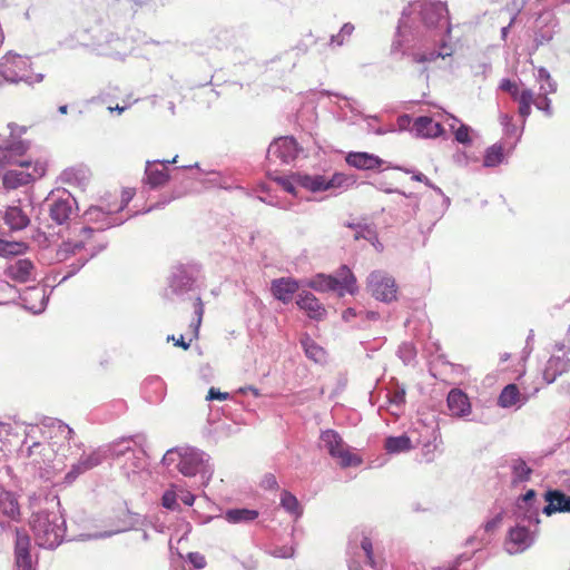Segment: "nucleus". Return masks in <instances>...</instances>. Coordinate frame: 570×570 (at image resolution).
I'll return each instance as SVG.
<instances>
[{
  "mask_svg": "<svg viewBox=\"0 0 570 570\" xmlns=\"http://www.w3.org/2000/svg\"><path fill=\"white\" fill-rule=\"evenodd\" d=\"M499 88L502 91H505V92L510 94L513 99L515 97H518L520 95V92H521L519 90L518 85L514 81H511L508 78L501 80Z\"/></svg>",
  "mask_w": 570,
  "mask_h": 570,
  "instance_id": "nucleus-60",
  "label": "nucleus"
},
{
  "mask_svg": "<svg viewBox=\"0 0 570 570\" xmlns=\"http://www.w3.org/2000/svg\"><path fill=\"white\" fill-rule=\"evenodd\" d=\"M0 511L11 519L19 514L18 502L10 492H0Z\"/></svg>",
  "mask_w": 570,
  "mask_h": 570,
  "instance_id": "nucleus-46",
  "label": "nucleus"
},
{
  "mask_svg": "<svg viewBox=\"0 0 570 570\" xmlns=\"http://www.w3.org/2000/svg\"><path fill=\"white\" fill-rule=\"evenodd\" d=\"M117 210H115L114 205L108 204L106 206H90L85 212V220L88 224H94L96 226H85L81 228L79 234V239L77 240H68L62 243L59 248L56 250V259L65 261L68 258L70 253H76L85 248L87 252L86 256H81L78 259L77 266L63 276L62 279L68 278L77 271H79L85 264L92 257H95L98 253L104 250L107 247V242H100L97 246H90V239L94 237L96 233L104 232L110 227L119 226L125 223L126 219H121L117 217Z\"/></svg>",
  "mask_w": 570,
  "mask_h": 570,
  "instance_id": "nucleus-2",
  "label": "nucleus"
},
{
  "mask_svg": "<svg viewBox=\"0 0 570 570\" xmlns=\"http://www.w3.org/2000/svg\"><path fill=\"white\" fill-rule=\"evenodd\" d=\"M97 51L99 55L109 56L114 58H122L127 55V47L125 41L114 35L107 37L105 43L97 45Z\"/></svg>",
  "mask_w": 570,
  "mask_h": 570,
  "instance_id": "nucleus-31",
  "label": "nucleus"
},
{
  "mask_svg": "<svg viewBox=\"0 0 570 570\" xmlns=\"http://www.w3.org/2000/svg\"><path fill=\"white\" fill-rule=\"evenodd\" d=\"M298 288V282L292 277L276 278L271 283V292L273 296L284 304H288L293 299V296Z\"/></svg>",
  "mask_w": 570,
  "mask_h": 570,
  "instance_id": "nucleus-20",
  "label": "nucleus"
},
{
  "mask_svg": "<svg viewBox=\"0 0 570 570\" xmlns=\"http://www.w3.org/2000/svg\"><path fill=\"white\" fill-rule=\"evenodd\" d=\"M301 345L305 352L306 357L314 361L315 363H322L325 361V351L307 334L301 338Z\"/></svg>",
  "mask_w": 570,
  "mask_h": 570,
  "instance_id": "nucleus-39",
  "label": "nucleus"
},
{
  "mask_svg": "<svg viewBox=\"0 0 570 570\" xmlns=\"http://www.w3.org/2000/svg\"><path fill=\"white\" fill-rule=\"evenodd\" d=\"M298 176H308V175L307 174L297 173V174L292 175L289 178H278L277 181L284 188V190H286L287 193H289V194H292L294 196H297L296 188L297 187H302L303 188V186L297 180Z\"/></svg>",
  "mask_w": 570,
  "mask_h": 570,
  "instance_id": "nucleus-53",
  "label": "nucleus"
},
{
  "mask_svg": "<svg viewBox=\"0 0 570 570\" xmlns=\"http://www.w3.org/2000/svg\"><path fill=\"white\" fill-rule=\"evenodd\" d=\"M199 274V268L195 264H179L173 267L170 277H169V288L170 291L177 295L183 296L185 294L191 293L190 298L196 299L200 295L196 293L195 283Z\"/></svg>",
  "mask_w": 570,
  "mask_h": 570,
  "instance_id": "nucleus-10",
  "label": "nucleus"
},
{
  "mask_svg": "<svg viewBox=\"0 0 570 570\" xmlns=\"http://www.w3.org/2000/svg\"><path fill=\"white\" fill-rule=\"evenodd\" d=\"M347 554L351 558L350 570H358L363 567L368 570H382L380 560L374 556L371 539L362 531L351 533Z\"/></svg>",
  "mask_w": 570,
  "mask_h": 570,
  "instance_id": "nucleus-7",
  "label": "nucleus"
},
{
  "mask_svg": "<svg viewBox=\"0 0 570 570\" xmlns=\"http://www.w3.org/2000/svg\"><path fill=\"white\" fill-rule=\"evenodd\" d=\"M4 220L11 229H22L29 223L28 217L18 207H9L6 210Z\"/></svg>",
  "mask_w": 570,
  "mask_h": 570,
  "instance_id": "nucleus-44",
  "label": "nucleus"
},
{
  "mask_svg": "<svg viewBox=\"0 0 570 570\" xmlns=\"http://www.w3.org/2000/svg\"><path fill=\"white\" fill-rule=\"evenodd\" d=\"M308 286L317 292L337 291L341 296L345 292L354 294L357 289L356 278L346 266L341 267L338 277L318 274Z\"/></svg>",
  "mask_w": 570,
  "mask_h": 570,
  "instance_id": "nucleus-9",
  "label": "nucleus"
},
{
  "mask_svg": "<svg viewBox=\"0 0 570 570\" xmlns=\"http://www.w3.org/2000/svg\"><path fill=\"white\" fill-rule=\"evenodd\" d=\"M187 559L196 569H203L206 566L205 557L199 552H189Z\"/></svg>",
  "mask_w": 570,
  "mask_h": 570,
  "instance_id": "nucleus-62",
  "label": "nucleus"
},
{
  "mask_svg": "<svg viewBox=\"0 0 570 570\" xmlns=\"http://www.w3.org/2000/svg\"><path fill=\"white\" fill-rule=\"evenodd\" d=\"M450 127L453 131L455 140L459 144H462V145H471L472 144L471 132L473 130L470 126H468L465 124H460V126L458 128H455L454 125H451Z\"/></svg>",
  "mask_w": 570,
  "mask_h": 570,
  "instance_id": "nucleus-51",
  "label": "nucleus"
},
{
  "mask_svg": "<svg viewBox=\"0 0 570 570\" xmlns=\"http://www.w3.org/2000/svg\"><path fill=\"white\" fill-rule=\"evenodd\" d=\"M535 530L531 525L517 523L508 532L504 550L511 556L524 552L534 543Z\"/></svg>",
  "mask_w": 570,
  "mask_h": 570,
  "instance_id": "nucleus-14",
  "label": "nucleus"
},
{
  "mask_svg": "<svg viewBox=\"0 0 570 570\" xmlns=\"http://www.w3.org/2000/svg\"><path fill=\"white\" fill-rule=\"evenodd\" d=\"M91 178V171L86 165H76L69 168H66L60 174V180L63 184L72 185L81 189L86 190Z\"/></svg>",
  "mask_w": 570,
  "mask_h": 570,
  "instance_id": "nucleus-19",
  "label": "nucleus"
},
{
  "mask_svg": "<svg viewBox=\"0 0 570 570\" xmlns=\"http://www.w3.org/2000/svg\"><path fill=\"white\" fill-rule=\"evenodd\" d=\"M537 493L534 490H528L524 494L520 495L518 499H517V502H520V504L522 505H527V504H530V505H540L538 502H537Z\"/></svg>",
  "mask_w": 570,
  "mask_h": 570,
  "instance_id": "nucleus-61",
  "label": "nucleus"
},
{
  "mask_svg": "<svg viewBox=\"0 0 570 570\" xmlns=\"http://www.w3.org/2000/svg\"><path fill=\"white\" fill-rule=\"evenodd\" d=\"M193 307H194L195 318L193 320V322L190 324V327L193 330V336L189 338V341L186 342L183 335H180L179 338H175L174 335H169L167 337V341H173L176 346H180L184 350H188L189 346H190V342L194 338L198 337L199 327H200V324H202V321H203V315H204V304H203L202 298H199L197 296L196 299H195V303L193 304Z\"/></svg>",
  "mask_w": 570,
  "mask_h": 570,
  "instance_id": "nucleus-23",
  "label": "nucleus"
},
{
  "mask_svg": "<svg viewBox=\"0 0 570 570\" xmlns=\"http://www.w3.org/2000/svg\"><path fill=\"white\" fill-rule=\"evenodd\" d=\"M451 31L446 4L436 0H416L402 11L393 47L411 40L438 41Z\"/></svg>",
  "mask_w": 570,
  "mask_h": 570,
  "instance_id": "nucleus-1",
  "label": "nucleus"
},
{
  "mask_svg": "<svg viewBox=\"0 0 570 570\" xmlns=\"http://www.w3.org/2000/svg\"><path fill=\"white\" fill-rule=\"evenodd\" d=\"M397 355L404 364H409L415 357V350L411 343H403L399 346Z\"/></svg>",
  "mask_w": 570,
  "mask_h": 570,
  "instance_id": "nucleus-57",
  "label": "nucleus"
},
{
  "mask_svg": "<svg viewBox=\"0 0 570 570\" xmlns=\"http://www.w3.org/2000/svg\"><path fill=\"white\" fill-rule=\"evenodd\" d=\"M33 271V264L29 259H19L8 267V275L20 283L29 279Z\"/></svg>",
  "mask_w": 570,
  "mask_h": 570,
  "instance_id": "nucleus-36",
  "label": "nucleus"
},
{
  "mask_svg": "<svg viewBox=\"0 0 570 570\" xmlns=\"http://www.w3.org/2000/svg\"><path fill=\"white\" fill-rule=\"evenodd\" d=\"M548 95L549 94L539 92L537 97H534V106L543 111L546 116L551 117L553 115V108Z\"/></svg>",
  "mask_w": 570,
  "mask_h": 570,
  "instance_id": "nucleus-54",
  "label": "nucleus"
},
{
  "mask_svg": "<svg viewBox=\"0 0 570 570\" xmlns=\"http://www.w3.org/2000/svg\"><path fill=\"white\" fill-rule=\"evenodd\" d=\"M446 403L452 416L465 417L471 413V403L469 397L459 389H452L449 392Z\"/></svg>",
  "mask_w": 570,
  "mask_h": 570,
  "instance_id": "nucleus-22",
  "label": "nucleus"
},
{
  "mask_svg": "<svg viewBox=\"0 0 570 570\" xmlns=\"http://www.w3.org/2000/svg\"><path fill=\"white\" fill-rule=\"evenodd\" d=\"M537 81L540 82V91L543 94H554L557 91V82L552 79L550 72L540 67L537 72Z\"/></svg>",
  "mask_w": 570,
  "mask_h": 570,
  "instance_id": "nucleus-47",
  "label": "nucleus"
},
{
  "mask_svg": "<svg viewBox=\"0 0 570 570\" xmlns=\"http://www.w3.org/2000/svg\"><path fill=\"white\" fill-rule=\"evenodd\" d=\"M142 393L149 403H159L166 393L165 382L159 376H149L144 381Z\"/></svg>",
  "mask_w": 570,
  "mask_h": 570,
  "instance_id": "nucleus-29",
  "label": "nucleus"
},
{
  "mask_svg": "<svg viewBox=\"0 0 570 570\" xmlns=\"http://www.w3.org/2000/svg\"><path fill=\"white\" fill-rule=\"evenodd\" d=\"M410 131L417 138H434L443 132V128L431 117L420 116L414 119Z\"/></svg>",
  "mask_w": 570,
  "mask_h": 570,
  "instance_id": "nucleus-21",
  "label": "nucleus"
},
{
  "mask_svg": "<svg viewBox=\"0 0 570 570\" xmlns=\"http://www.w3.org/2000/svg\"><path fill=\"white\" fill-rule=\"evenodd\" d=\"M509 468L512 475L511 482L514 485L529 481L533 472L532 468L520 456L510 458Z\"/></svg>",
  "mask_w": 570,
  "mask_h": 570,
  "instance_id": "nucleus-32",
  "label": "nucleus"
},
{
  "mask_svg": "<svg viewBox=\"0 0 570 570\" xmlns=\"http://www.w3.org/2000/svg\"><path fill=\"white\" fill-rule=\"evenodd\" d=\"M24 250L26 245L23 243L0 239V256L7 257L12 255H20Z\"/></svg>",
  "mask_w": 570,
  "mask_h": 570,
  "instance_id": "nucleus-49",
  "label": "nucleus"
},
{
  "mask_svg": "<svg viewBox=\"0 0 570 570\" xmlns=\"http://www.w3.org/2000/svg\"><path fill=\"white\" fill-rule=\"evenodd\" d=\"M132 197H134V190H131V189L122 190L120 204L117 206L114 205L115 210H117V213L124 210L127 207V205L129 204V202L132 199Z\"/></svg>",
  "mask_w": 570,
  "mask_h": 570,
  "instance_id": "nucleus-64",
  "label": "nucleus"
},
{
  "mask_svg": "<svg viewBox=\"0 0 570 570\" xmlns=\"http://www.w3.org/2000/svg\"><path fill=\"white\" fill-rule=\"evenodd\" d=\"M31 181V175L22 170L19 166L18 169H10L3 176V185L6 188L16 189L19 186L27 185Z\"/></svg>",
  "mask_w": 570,
  "mask_h": 570,
  "instance_id": "nucleus-38",
  "label": "nucleus"
},
{
  "mask_svg": "<svg viewBox=\"0 0 570 570\" xmlns=\"http://www.w3.org/2000/svg\"><path fill=\"white\" fill-rule=\"evenodd\" d=\"M210 456L204 451L191 446H178L168 450L163 456V464L166 466L175 465L185 476H195L199 474L203 483H207L214 472L209 463Z\"/></svg>",
  "mask_w": 570,
  "mask_h": 570,
  "instance_id": "nucleus-5",
  "label": "nucleus"
},
{
  "mask_svg": "<svg viewBox=\"0 0 570 570\" xmlns=\"http://www.w3.org/2000/svg\"><path fill=\"white\" fill-rule=\"evenodd\" d=\"M296 304L301 309L307 313L308 317L313 320H322L326 314L324 306L311 292L304 291L299 293Z\"/></svg>",
  "mask_w": 570,
  "mask_h": 570,
  "instance_id": "nucleus-25",
  "label": "nucleus"
},
{
  "mask_svg": "<svg viewBox=\"0 0 570 570\" xmlns=\"http://www.w3.org/2000/svg\"><path fill=\"white\" fill-rule=\"evenodd\" d=\"M178 485H171L170 489L166 490L161 498V504L164 508L171 510V511H178L179 504L177 502L178 499Z\"/></svg>",
  "mask_w": 570,
  "mask_h": 570,
  "instance_id": "nucleus-50",
  "label": "nucleus"
},
{
  "mask_svg": "<svg viewBox=\"0 0 570 570\" xmlns=\"http://www.w3.org/2000/svg\"><path fill=\"white\" fill-rule=\"evenodd\" d=\"M76 199L67 189L51 191L40 205L46 209L53 222L61 225L67 222L73 210Z\"/></svg>",
  "mask_w": 570,
  "mask_h": 570,
  "instance_id": "nucleus-11",
  "label": "nucleus"
},
{
  "mask_svg": "<svg viewBox=\"0 0 570 570\" xmlns=\"http://www.w3.org/2000/svg\"><path fill=\"white\" fill-rule=\"evenodd\" d=\"M73 430L62 421L45 416L38 422V476L55 484L53 480L63 469L60 449L70 439Z\"/></svg>",
  "mask_w": 570,
  "mask_h": 570,
  "instance_id": "nucleus-3",
  "label": "nucleus"
},
{
  "mask_svg": "<svg viewBox=\"0 0 570 570\" xmlns=\"http://www.w3.org/2000/svg\"><path fill=\"white\" fill-rule=\"evenodd\" d=\"M297 142L292 137H279L271 142L267 149V159L271 163L279 160L281 164H291L298 155Z\"/></svg>",
  "mask_w": 570,
  "mask_h": 570,
  "instance_id": "nucleus-16",
  "label": "nucleus"
},
{
  "mask_svg": "<svg viewBox=\"0 0 570 570\" xmlns=\"http://www.w3.org/2000/svg\"><path fill=\"white\" fill-rule=\"evenodd\" d=\"M503 520V512L497 513L494 517L489 519L483 525L482 529L485 533H492L494 532L502 523Z\"/></svg>",
  "mask_w": 570,
  "mask_h": 570,
  "instance_id": "nucleus-59",
  "label": "nucleus"
},
{
  "mask_svg": "<svg viewBox=\"0 0 570 570\" xmlns=\"http://www.w3.org/2000/svg\"><path fill=\"white\" fill-rule=\"evenodd\" d=\"M367 288L377 301L390 303L396 299L397 286L395 279L384 271H373L368 275Z\"/></svg>",
  "mask_w": 570,
  "mask_h": 570,
  "instance_id": "nucleus-13",
  "label": "nucleus"
},
{
  "mask_svg": "<svg viewBox=\"0 0 570 570\" xmlns=\"http://www.w3.org/2000/svg\"><path fill=\"white\" fill-rule=\"evenodd\" d=\"M354 24L351 22H346L342 26L340 31L336 35H332L328 40L330 47H342L347 42V40L351 38V36L354 32Z\"/></svg>",
  "mask_w": 570,
  "mask_h": 570,
  "instance_id": "nucleus-48",
  "label": "nucleus"
},
{
  "mask_svg": "<svg viewBox=\"0 0 570 570\" xmlns=\"http://www.w3.org/2000/svg\"><path fill=\"white\" fill-rule=\"evenodd\" d=\"M271 554L275 558L288 559L295 554V548L293 546H275L271 550Z\"/></svg>",
  "mask_w": 570,
  "mask_h": 570,
  "instance_id": "nucleus-58",
  "label": "nucleus"
},
{
  "mask_svg": "<svg viewBox=\"0 0 570 570\" xmlns=\"http://www.w3.org/2000/svg\"><path fill=\"white\" fill-rule=\"evenodd\" d=\"M223 518L230 524L249 523L258 518V511L247 508L228 509Z\"/></svg>",
  "mask_w": 570,
  "mask_h": 570,
  "instance_id": "nucleus-35",
  "label": "nucleus"
},
{
  "mask_svg": "<svg viewBox=\"0 0 570 570\" xmlns=\"http://www.w3.org/2000/svg\"><path fill=\"white\" fill-rule=\"evenodd\" d=\"M539 510L540 505H521L520 502L515 501L513 514L517 523H523L537 529L540 522Z\"/></svg>",
  "mask_w": 570,
  "mask_h": 570,
  "instance_id": "nucleus-30",
  "label": "nucleus"
},
{
  "mask_svg": "<svg viewBox=\"0 0 570 570\" xmlns=\"http://www.w3.org/2000/svg\"><path fill=\"white\" fill-rule=\"evenodd\" d=\"M548 504L542 509L547 515L556 512H570V497L559 490H550L546 493Z\"/></svg>",
  "mask_w": 570,
  "mask_h": 570,
  "instance_id": "nucleus-26",
  "label": "nucleus"
},
{
  "mask_svg": "<svg viewBox=\"0 0 570 570\" xmlns=\"http://www.w3.org/2000/svg\"><path fill=\"white\" fill-rule=\"evenodd\" d=\"M432 189L441 197L440 205L433 212V218H434V222H436L445 214V212L448 210V208L451 204V200L443 193V190L440 187H438L436 185L432 186Z\"/></svg>",
  "mask_w": 570,
  "mask_h": 570,
  "instance_id": "nucleus-52",
  "label": "nucleus"
},
{
  "mask_svg": "<svg viewBox=\"0 0 570 570\" xmlns=\"http://www.w3.org/2000/svg\"><path fill=\"white\" fill-rule=\"evenodd\" d=\"M24 151L26 148L20 142L17 145L0 146V169L7 165L16 164L22 167L24 163L20 161V157L24 154Z\"/></svg>",
  "mask_w": 570,
  "mask_h": 570,
  "instance_id": "nucleus-33",
  "label": "nucleus"
},
{
  "mask_svg": "<svg viewBox=\"0 0 570 570\" xmlns=\"http://www.w3.org/2000/svg\"><path fill=\"white\" fill-rule=\"evenodd\" d=\"M184 168L191 169L196 168L202 174L208 176L207 181L212 184L213 186H217L219 188L229 189L233 186V179L232 175L227 171H217V170H206L199 167L198 163H195L194 165L185 166Z\"/></svg>",
  "mask_w": 570,
  "mask_h": 570,
  "instance_id": "nucleus-34",
  "label": "nucleus"
},
{
  "mask_svg": "<svg viewBox=\"0 0 570 570\" xmlns=\"http://www.w3.org/2000/svg\"><path fill=\"white\" fill-rule=\"evenodd\" d=\"M355 239H366L371 243L374 240H377V235L374 228L367 224H357L356 226V233L354 235Z\"/></svg>",
  "mask_w": 570,
  "mask_h": 570,
  "instance_id": "nucleus-55",
  "label": "nucleus"
},
{
  "mask_svg": "<svg viewBox=\"0 0 570 570\" xmlns=\"http://www.w3.org/2000/svg\"><path fill=\"white\" fill-rule=\"evenodd\" d=\"M556 351L561 352L562 354H552L543 370V380L548 384L553 383L559 376L570 370V357L564 352V345L556 344Z\"/></svg>",
  "mask_w": 570,
  "mask_h": 570,
  "instance_id": "nucleus-17",
  "label": "nucleus"
},
{
  "mask_svg": "<svg viewBox=\"0 0 570 570\" xmlns=\"http://www.w3.org/2000/svg\"><path fill=\"white\" fill-rule=\"evenodd\" d=\"M384 449L389 454L404 453L412 449V441L405 434L399 436H389L385 439Z\"/></svg>",
  "mask_w": 570,
  "mask_h": 570,
  "instance_id": "nucleus-40",
  "label": "nucleus"
},
{
  "mask_svg": "<svg viewBox=\"0 0 570 570\" xmlns=\"http://www.w3.org/2000/svg\"><path fill=\"white\" fill-rule=\"evenodd\" d=\"M28 544L29 540L27 537H18L16 544V563L18 570H32Z\"/></svg>",
  "mask_w": 570,
  "mask_h": 570,
  "instance_id": "nucleus-37",
  "label": "nucleus"
},
{
  "mask_svg": "<svg viewBox=\"0 0 570 570\" xmlns=\"http://www.w3.org/2000/svg\"><path fill=\"white\" fill-rule=\"evenodd\" d=\"M297 180L303 188L312 193L337 188L346 189L355 184V180L352 177L343 173H335L331 178H326L323 175L298 176Z\"/></svg>",
  "mask_w": 570,
  "mask_h": 570,
  "instance_id": "nucleus-12",
  "label": "nucleus"
},
{
  "mask_svg": "<svg viewBox=\"0 0 570 570\" xmlns=\"http://www.w3.org/2000/svg\"><path fill=\"white\" fill-rule=\"evenodd\" d=\"M320 446L328 454L340 461L342 468L357 466L362 460L356 454L350 452L342 436L334 430H326L321 433Z\"/></svg>",
  "mask_w": 570,
  "mask_h": 570,
  "instance_id": "nucleus-8",
  "label": "nucleus"
},
{
  "mask_svg": "<svg viewBox=\"0 0 570 570\" xmlns=\"http://www.w3.org/2000/svg\"><path fill=\"white\" fill-rule=\"evenodd\" d=\"M108 458H111V444L100 446L88 454H82L65 475V482L67 484L72 483L79 475L99 466Z\"/></svg>",
  "mask_w": 570,
  "mask_h": 570,
  "instance_id": "nucleus-15",
  "label": "nucleus"
},
{
  "mask_svg": "<svg viewBox=\"0 0 570 570\" xmlns=\"http://www.w3.org/2000/svg\"><path fill=\"white\" fill-rule=\"evenodd\" d=\"M281 507L289 513L292 517H294L295 520H298L303 514V507L297 500V498L291 493L287 490H283L281 492V499H279Z\"/></svg>",
  "mask_w": 570,
  "mask_h": 570,
  "instance_id": "nucleus-41",
  "label": "nucleus"
},
{
  "mask_svg": "<svg viewBox=\"0 0 570 570\" xmlns=\"http://www.w3.org/2000/svg\"><path fill=\"white\" fill-rule=\"evenodd\" d=\"M390 403L400 406L405 403V390L397 389L389 395Z\"/></svg>",
  "mask_w": 570,
  "mask_h": 570,
  "instance_id": "nucleus-63",
  "label": "nucleus"
},
{
  "mask_svg": "<svg viewBox=\"0 0 570 570\" xmlns=\"http://www.w3.org/2000/svg\"><path fill=\"white\" fill-rule=\"evenodd\" d=\"M111 459L120 468L122 475L132 484H138L147 473V455L140 448H132L130 441L111 444Z\"/></svg>",
  "mask_w": 570,
  "mask_h": 570,
  "instance_id": "nucleus-6",
  "label": "nucleus"
},
{
  "mask_svg": "<svg viewBox=\"0 0 570 570\" xmlns=\"http://www.w3.org/2000/svg\"><path fill=\"white\" fill-rule=\"evenodd\" d=\"M438 38L442 42L441 48L439 50H432L430 52H423V53L414 52L412 55L413 62H416V63L431 62L440 57L444 58V57L451 56V51L448 50L449 48H448L446 43L444 42L443 36L438 37Z\"/></svg>",
  "mask_w": 570,
  "mask_h": 570,
  "instance_id": "nucleus-43",
  "label": "nucleus"
},
{
  "mask_svg": "<svg viewBox=\"0 0 570 570\" xmlns=\"http://www.w3.org/2000/svg\"><path fill=\"white\" fill-rule=\"evenodd\" d=\"M527 401L528 396L520 393L515 384H508L499 395L498 405L503 409H520Z\"/></svg>",
  "mask_w": 570,
  "mask_h": 570,
  "instance_id": "nucleus-27",
  "label": "nucleus"
},
{
  "mask_svg": "<svg viewBox=\"0 0 570 570\" xmlns=\"http://www.w3.org/2000/svg\"><path fill=\"white\" fill-rule=\"evenodd\" d=\"M512 120L513 118L509 114L500 115V122L503 126L504 134L508 136H517L518 138H520L521 131H518V128Z\"/></svg>",
  "mask_w": 570,
  "mask_h": 570,
  "instance_id": "nucleus-56",
  "label": "nucleus"
},
{
  "mask_svg": "<svg viewBox=\"0 0 570 570\" xmlns=\"http://www.w3.org/2000/svg\"><path fill=\"white\" fill-rule=\"evenodd\" d=\"M514 100L519 104L518 112L524 124L531 114V106L534 105V92L530 88H524Z\"/></svg>",
  "mask_w": 570,
  "mask_h": 570,
  "instance_id": "nucleus-42",
  "label": "nucleus"
},
{
  "mask_svg": "<svg viewBox=\"0 0 570 570\" xmlns=\"http://www.w3.org/2000/svg\"><path fill=\"white\" fill-rule=\"evenodd\" d=\"M346 163L357 169L371 170L379 168L383 160L370 153L352 151L345 158Z\"/></svg>",
  "mask_w": 570,
  "mask_h": 570,
  "instance_id": "nucleus-28",
  "label": "nucleus"
},
{
  "mask_svg": "<svg viewBox=\"0 0 570 570\" xmlns=\"http://www.w3.org/2000/svg\"><path fill=\"white\" fill-rule=\"evenodd\" d=\"M504 160L503 147L500 144H494L485 149L483 157V166L487 168L497 167Z\"/></svg>",
  "mask_w": 570,
  "mask_h": 570,
  "instance_id": "nucleus-45",
  "label": "nucleus"
},
{
  "mask_svg": "<svg viewBox=\"0 0 570 570\" xmlns=\"http://www.w3.org/2000/svg\"><path fill=\"white\" fill-rule=\"evenodd\" d=\"M66 533V519L60 510V500L55 492L40 499L38 493V548L55 549Z\"/></svg>",
  "mask_w": 570,
  "mask_h": 570,
  "instance_id": "nucleus-4",
  "label": "nucleus"
},
{
  "mask_svg": "<svg viewBox=\"0 0 570 570\" xmlns=\"http://www.w3.org/2000/svg\"><path fill=\"white\" fill-rule=\"evenodd\" d=\"M169 180V174L165 168L158 167V160H147L144 183L151 189L165 186Z\"/></svg>",
  "mask_w": 570,
  "mask_h": 570,
  "instance_id": "nucleus-24",
  "label": "nucleus"
},
{
  "mask_svg": "<svg viewBox=\"0 0 570 570\" xmlns=\"http://www.w3.org/2000/svg\"><path fill=\"white\" fill-rule=\"evenodd\" d=\"M559 21L553 12H542L535 21L534 43L535 48L549 43L557 31Z\"/></svg>",
  "mask_w": 570,
  "mask_h": 570,
  "instance_id": "nucleus-18",
  "label": "nucleus"
}]
</instances>
